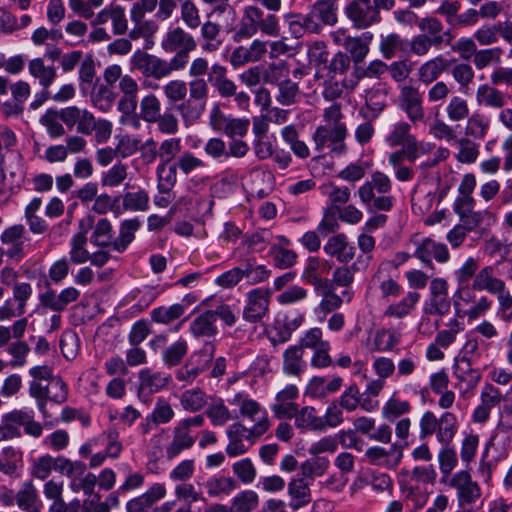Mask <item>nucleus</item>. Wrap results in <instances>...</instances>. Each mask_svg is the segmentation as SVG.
<instances>
[{
    "label": "nucleus",
    "mask_w": 512,
    "mask_h": 512,
    "mask_svg": "<svg viewBox=\"0 0 512 512\" xmlns=\"http://www.w3.org/2000/svg\"><path fill=\"white\" fill-rule=\"evenodd\" d=\"M400 342V334L391 329H380L373 341V351L389 352Z\"/></svg>",
    "instance_id": "56"
},
{
    "label": "nucleus",
    "mask_w": 512,
    "mask_h": 512,
    "mask_svg": "<svg viewBox=\"0 0 512 512\" xmlns=\"http://www.w3.org/2000/svg\"><path fill=\"white\" fill-rule=\"evenodd\" d=\"M390 263L382 262L371 277V285L377 288L383 299L397 297L401 293L400 284L390 275Z\"/></svg>",
    "instance_id": "24"
},
{
    "label": "nucleus",
    "mask_w": 512,
    "mask_h": 512,
    "mask_svg": "<svg viewBox=\"0 0 512 512\" xmlns=\"http://www.w3.org/2000/svg\"><path fill=\"white\" fill-rule=\"evenodd\" d=\"M205 109V104L191 98H185L175 106V110L179 113L186 127L194 125L201 118Z\"/></svg>",
    "instance_id": "38"
},
{
    "label": "nucleus",
    "mask_w": 512,
    "mask_h": 512,
    "mask_svg": "<svg viewBox=\"0 0 512 512\" xmlns=\"http://www.w3.org/2000/svg\"><path fill=\"white\" fill-rule=\"evenodd\" d=\"M138 379L139 395L148 397L166 388L170 382L171 376L165 372L145 368L139 372Z\"/></svg>",
    "instance_id": "21"
},
{
    "label": "nucleus",
    "mask_w": 512,
    "mask_h": 512,
    "mask_svg": "<svg viewBox=\"0 0 512 512\" xmlns=\"http://www.w3.org/2000/svg\"><path fill=\"white\" fill-rule=\"evenodd\" d=\"M269 254L273 259L274 265L280 269H288L294 266L297 261L296 252L281 244L272 245Z\"/></svg>",
    "instance_id": "57"
},
{
    "label": "nucleus",
    "mask_w": 512,
    "mask_h": 512,
    "mask_svg": "<svg viewBox=\"0 0 512 512\" xmlns=\"http://www.w3.org/2000/svg\"><path fill=\"white\" fill-rule=\"evenodd\" d=\"M420 298L421 295L417 291H408L405 297L400 301L390 304L386 308L384 315L396 319L404 318L415 309Z\"/></svg>",
    "instance_id": "37"
},
{
    "label": "nucleus",
    "mask_w": 512,
    "mask_h": 512,
    "mask_svg": "<svg viewBox=\"0 0 512 512\" xmlns=\"http://www.w3.org/2000/svg\"><path fill=\"white\" fill-rule=\"evenodd\" d=\"M90 241L96 246L111 247L113 249V227L108 219L102 218L98 220L90 237Z\"/></svg>",
    "instance_id": "50"
},
{
    "label": "nucleus",
    "mask_w": 512,
    "mask_h": 512,
    "mask_svg": "<svg viewBox=\"0 0 512 512\" xmlns=\"http://www.w3.org/2000/svg\"><path fill=\"white\" fill-rule=\"evenodd\" d=\"M188 344L186 340L179 339L162 352L163 363L168 367H173L182 361L187 354Z\"/></svg>",
    "instance_id": "64"
},
{
    "label": "nucleus",
    "mask_w": 512,
    "mask_h": 512,
    "mask_svg": "<svg viewBox=\"0 0 512 512\" xmlns=\"http://www.w3.org/2000/svg\"><path fill=\"white\" fill-rule=\"evenodd\" d=\"M179 402L184 411L196 413L205 407L207 396L200 388H192L181 393Z\"/></svg>",
    "instance_id": "42"
},
{
    "label": "nucleus",
    "mask_w": 512,
    "mask_h": 512,
    "mask_svg": "<svg viewBox=\"0 0 512 512\" xmlns=\"http://www.w3.org/2000/svg\"><path fill=\"white\" fill-rule=\"evenodd\" d=\"M204 425V417L195 415L181 419L171 430V439L164 446L165 456L168 460L178 457L184 451L190 450L196 443L192 428Z\"/></svg>",
    "instance_id": "3"
},
{
    "label": "nucleus",
    "mask_w": 512,
    "mask_h": 512,
    "mask_svg": "<svg viewBox=\"0 0 512 512\" xmlns=\"http://www.w3.org/2000/svg\"><path fill=\"white\" fill-rule=\"evenodd\" d=\"M451 76L458 84L460 91L468 93L474 82L475 72L470 64L461 62L452 67Z\"/></svg>",
    "instance_id": "52"
},
{
    "label": "nucleus",
    "mask_w": 512,
    "mask_h": 512,
    "mask_svg": "<svg viewBox=\"0 0 512 512\" xmlns=\"http://www.w3.org/2000/svg\"><path fill=\"white\" fill-rule=\"evenodd\" d=\"M445 112L451 122H462L469 117V103L463 97L454 95L449 99Z\"/></svg>",
    "instance_id": "51"
},
{
    "label": "nucleus",
    "mask_w": 512,
    "mask_h": 512,
    "mask_svg": "<svg viewBox=\"0 0 512 512\" xmlns=\"http://www.w3.org/2000/svg\"><path fill=\"white\" fill-rule=\"evenodd\" d=\"M66 111L63 118L67 128L73 129L76 126L77 132L82 135H91L93 133L98 119L95 118L91 111L78 106H68Z\"/></svg>",
    "instance_id": "20"
},
{
    "label": "nucleus",
    "mask_w": 512,
    "mask_h": 512,
    "mask_svg": "<svg viewBox=\"0 0 512 512\" xmlns=\"http://www.w3.org/2000/svg\"><path fill=\"white\" fill-rule=\"evenodd\" d=\"M448 486L455 490L458 506L464 508L475 503L481 496V490L477 482L472 480L469 472L462 470L448 481Z\"/></svg>",
    "instance_id": "9"
},
{
    "label": "nucleus",
    "mask_w": 512,
    "mask_h": 512,
    "mask_svg": "<svg viewBox=\"0 0 512 512\" xmlns=\"http://www.w3.org/2000/svg\"><path fill=\"white\" fill-rule=\"evenodd\" d=\"M28 73L41 88L30 105L32 109H37L50 98L49 88L57 78V69L46 64L44 58L36 57L28 61Z\"/></svg>",
    "instance_id": "4"
},
{
    "label": "nucleus",
    "mask_w": 512,
    "mask_h": 512,
    "mask_svg": "<svg viewBox=\"0 0 512 512\" xmlns=\"http://www.w3.org/2000/svg\"><path fill=\"white\" fill-rule=\"evenodd\" d=\"M324 251L344 264L349 263L355 256V247L348 242L347 236L343 233L331 236L324 245Z\"/></svg>",
    "instance_id": "28"
},
{
    "label": "nucleus",
    "mask_w": 512,
    "mask_h": 512,
    "mask_svg": "<svg viewBox=\"0 0 512 512\" xmlns=\"http://www.w3.org/2000/svg\"><path fill=\"white\" fill-rule=\"evenodd\" d=\"M161 115V102L154 94H148L140 102V117L147 123H155Z\"/></svg>",
    "instance_id": "58"
},
{
    "label": "nucleus",
    "mask_w": 512,
    "mask_h": 512,
    "mask_svg": "<svg viewBox=\"0 0 512 512\" xmlns=\"http://www.w3.org/2000/svg\"><path fill=\"white\" fill-rule=\"evenodd\" d=\"M450 307L448 282L444 278H433L429 282V297L424 303L423 312L431 316H443L450 311Z\"/></svg>",
    "instance_id": "8"
},
{
    "label": "nucleus",
    "mask_w": 512,
    "mask_h": 512,
    "mask_svg": "<svg viewBox=\"0 0 512 512\" xmlns=\"http://www.w3.org/2000/svg\"><path fill=\"white\" fill-rule=\"evenodd\" d=\"M400 102L402 109L412 122L423 121L425 110L422 95L417 88L411 85L403 86L400 90Z\"/></svg>",
    "instance_id": "22"
},
{
    "label": "nucleus",
    "mask_w": 512,
    "mask_h": 512,
    "mask_svg": "<svg viewBox=\"0 0 512 512\" xmlns=\"http://www.w3.org/2000/svg\"><path fill=\"white\" fill-rule=\"evenodd\" d=\"M348 18L359 29L370 27L380 21V13L376 11L371 0H353L346 9Z\"/></svg>",
    "instance_id": "15"
},
{
    "label": "nucleus",
    "mask_w": 512,
    "mask_h": 512,
    "mask_svg": "<svg viewBox=\"0 0 512 512\" xmlns=\"http://www.w3.org/2000/svg\"><path fill=\"white\" fill-rule=\"evenodd\" d=\"M410 130L409 123L398 122L393 126L385 141L390 147L404 145L408 149V160L414 162L420 154L426 153L428 145L418 142L416 137L410 133Z\"/></svg>",
    "instance_id": "5"
},
{
    "label": "nucleus",
    "mask_w": 512,
    "mask_h": 512,
    "mask_svg": "<svg viewBox=\"0 0 512 512\" xmlns=\"http://www.w3.org/2000/svg\"><path fill=\"white\" fill-rule=\"evenodd\" d=\"M270 296L269 289L255 288L249 291L243 310V319L251 323L261 321L269 310Z\"/></svg>",
    "instance_id": "11"
},
{
    "label": "nucleus",
    "mask_w": 512,
    "mask_h": 512,
    "mask_svg": "<svg viewBox=\"0 0 512 512\" xmlns=\"http://www.w3.org/2000/svg\"><path fill=\"white\" fill-rule=\"evenodd\" d=\"M49 394H51V389L49 386H43L37 381H32L30 383L29 395L36 401L37 408L44 419L45 427H52L56 423V421L51 419L52 414L47 409Z\"/></svg>",
    "instance_id": "33"
},
{
    "label": "nucleus",
    "mask_w": 512,
    "mask_h": 512,
    "mask_svg": "<svg viewBox=\"0 0 512 512\" xmlns=\"http://www.w3.org/2000/svg\"><path fill=\"white\" fill-rule=\"evenodd\" d=\"M200 26V34L203 39V43L201 45L202 50L208 53L217 51L222 45V40L220 39V25L208 20Z\"/></svg>",
    "instance_id": "41"
},
{
    "label": "nucleus",
    "mask_w": 512,
    "mask_h": 512,
    "mask_svg": "<svg viewBox=\"0 0 512 512\" xmlns=\"http://www.w3.org/2000/svg\"><path fill=\"white\" fill-rule=\"evenodd\" d=\"M206 493L211 498L229 496L237 488L234 478L224 475H214L204 483Z\"/></svg>",
    "instance_id": "35"
},
{
    "label": "nucleus",
    "mask_w": 512,
    "mask_h": 512,
    "mask_svg": "<svg viewBox=\"0 0 512 512\" xmlns=\"http://www.w3.org/2000/svg\"><path fill=\"white\" fill-rule=\"evenodd\" d=\"M80 297V291L72 286L62 289L58 294L53 289H48L39 295L40 304L55 313H60Z\"/></svg>",
    "instance_id": "18"
},
{
    "label": "nucleus",
    "mask_w": 512,
    "mask_h": 512,
    "mask_svg": "<svg viewBox=\"0 0 512 512\" xmlns=\"http://www.w3.org/2000/svg\"><path fill=\"white\" fill-rule=\"evenodd\" d=\"M64 112L66 107L60 110L48 109L40 118V123L46 128L49 137L55 139L65 135Z\"/></svg>",
    "instance_id": "36"
},
{
    "label": "nucleus",
    "mask_w": 512,
    "mask_h": 512,
    "mask_svg": "<svg viewBox=\"0 0 512 512\" xmlns=\"http://www.w3.org/2000/svg\"><path fill=\"white\" fill-rule=\"evenodd\" d=\"M365 457L371 465L395 469L402 460L403 451L397 444H392L389 448L371 446L365 451Z\"/></svg>",
    "instance_id": "17"
},
{
    "label": "nucleus",
    "mask_w": 512,
    "mask_h": 512,
    "mask_svg": "<svg viewBox=\"0 0 512 512\" xmlns=\"http://www.w3.org/2000/svg\"><path fill=\"white\" fill-rule=\"evenodd\" d=\"M180 16L184 25L195 30L201 25L200 11L193 0L180 1Z\"/></svg>",
    "instance_id": "63"
},
{
    "label": "nucleus",
    "mask_w": 512,
    "mask_h": 512,
    "mask_svg": "<svg viewBox=\"0 0 512 512\" xmlns=\"http://www.w3.org/2000/svg\"><path fill=\"white\" fill-rule=\"evenodd\" d=\"M190 332L195 337H213L218 333L212 311H206L190 324Z\"/></svg>",
    "instance_id": "43"
},
{
    "label": "nucleus",
    "mask_w": 512,
    "mask_h": 512,
    "mask_svg": "<svg viewBox=\"0 0 512 512\" xmlns=\"http://www.w3.org/2000/svg\"><path fill=\"white\" fill-rule=\"evenodd\" d=\"M453 374L458 380L456 387L462 394L474 390L481 379L480 371L472 367L471 360L466 356L455 359Z\"/></svg>",
    "instance_id": "16"
},
{
    "label": "nucleus",
    "mask_w": 512,
    "mask_h": 512,
    "mask_svg": "<svg viewBox=\"0 0 512 512\" xmlns=\"http://www.w3.org/2000/svg\"><path fill=\"white\" fill-rule=\"evenodd\" d=\"M196 47L197 43L194 37L180 26L169 28L161 41V48L166 53L192 52Z\"/></svg>",
    "instance_id": "19"
},
{
    "label": "nucleus",
    "mask_w": 512,
    "mask_h": 512,
    "mask_svg": "<svg viewBox=\"0 0 512 512\" xmlns=\"http://www.w3.org/2000/svg\"><path fill=\"white\" fill-rule=\"evenodd\" d=\"M303 357L304 349L301 346L289 347L283 354V372L288 376L300 377L307 366Z\"/></svg>",
    "instance_id": "31"
},
{
    "label": "nucleus",
    "mask_w": 512,
    "mask_h": 512,
    "mask_svg": "<svg viewBox=\"0 0 512 512\" xmlns=\"http://www.w3.org/2000/svg\"><path fill=\"white\" fill-rule=\"evenodd\" d=\"M299 397V389L294 384H288L275 395L270 408L277 419H292L296 415L298 405L295 400Z\"/></svg>",
    "instance_id": "12"
},
{
    "label": "nucleus",
    "mask_w": 512,
    "mask_h": 512,
    "mask_svg": "<svg viewBox=\"0 0 512 512\" xmlns=\"http://www.w3.org/2000/svg\"><path fill=\"white\" fill-rule=\"evenodd\" d=\"M289 506L296 511L311 502L309 483L304 478H294L288 483Z\"/></svg>",
    "instance_id": "34"
},
{
    "label": "nucleus",
    "mask_w": 512,
    "mask_h": 512,
    "mask_svg": "<svg viewBox=\"0 0 512 512\" xmlns=\"http://www.w3.org/2000/svg\"><path fill=\"white\" fill-rule=\"evenodd\" d=\"M290 68L287 62L277 61L269 63L262 72V80L267 84L278 86L289 79Z\"/></svg>",
    "instance_id": "46"
},
{
    "label": "nucleus",
    "mask_w": 512,
    "mask_h": 512,
    "mask_svg": "<svg viewBox=\"0 0 512 512\" xmlns=\"http://www.w3.org/2000/svg\"><path fill=\"white\" fill-rule=\"evenodd\" d=\"M492 304V300L487 296H478L466 309L462 310V315L460 317L467 318L468 321L477 320L489 312Z\"/></svg>",
    "instance_id": "62"
},
{
    "label": "nucleus",
    "mask_w": 512,
    "mask_h": 512,
    "mask_svg": "<svg viewBox=\"0 0 512 512\" xmlns=\"http://www.w3.org/2000/svg\"><path fill=\"white\" fill-rule=\"evenodd\" d=\"M472 284L474 289L487 291L497 297L503 292V289H506L505 281L496 276L495 268L491 265L480 269L475 275Z\"/></svg>",
    "instance_id": "27"
},
{
    "label": "nucleus",
    "mask_w": 512,
    "mask_h": 512,
    "mask_svg": "<svg viewBox=\"0 0 512 512\" xmlns=\"http://www.w3.org/2000/svg\"><path fill=\"white\" fill-rule=\"evenodd\" d=\"M448 66V60L441 55L424 62L417 69L419 82L425 85L435 83L447 71Z\"/></svg>",
    "instance_id": "30"
},
{
    "label": "nucleus",
    "mask_w": 512,
    "mask_h": 512,
    "mask_svg": "<svg viewBox=\"0 0 512 512\" xmlns=\"http://www.w3.org/2000/svg\"><path fill=\"white\" fill-rule=\"evenodd\" d=\"M475 101L479 106L490 109H502L507 104L506 95L498 90L495 85L481 84L477 87Z\"/></svg>",
    "instance_id": "29"
},
{
    "label": "nucleus",
    "mask_w": 512,
    "mask_h": 512,
    "mask_svg": "<svg viewBox=\"0 0 512 512\" xmlns=\"http://www.w3.org/2000/svg\"><path fill=\"white\" fill-rule=\"evenodd\" d=\"M129 166L118 162L110 167L102 176L101 184L104 187L114 188L120 186L128 177Z\"/></svg>",
    "instance_id": "61"
},
{
    "label": "nucleus",
    "mask_w": 512,
    "mask_h": 512,
    "mask_svg": "<svg viewBox=\"0 0 512 512\" xmlns=\"http://www.w3.org/2000/svg\"><path fill=\"white\" fill-rule=\"evenodd\" d=\"M456 160L461 164H473L477 161L480 151L479 144L468 137H461L457 141Z\"/></svg>",
    "instance_id": "48"
},
{
    "label": "nucleus",
    "mask_w": 512,
    "mask_h": 512,
    "mask_svg": "<svg viewBox=\"0 0 512 512\" xmlns=\"http://www.w3.org/2000/svg\"><path fill=\"white\" fill-rule=\"evenodd\" d=\"M266 432L267 422L265 419H262V421L250 428H247L240 422L231 424L226 430L228 444L225 451L227 455L229 457H237L245 454Z\"/></svg>",
    "instance_id": "2"
},
{
    "label": "nucleus",
    "mask_w": 512,
    "mask_h": 512,
    "mask_svg": "<svg viewBox=\"0 0 512 512\" xmlns=\"http://www.w3.org/2000/svg\"><path fill=\"white\" fill-rule=\"evenodd\" d=\"M401 492L404 503L410 511L422 509L428 501V494L419 487L405 485L402 486Z\"/></svg>",
    "instance_id": "55"
},
{
    "label": "nucleus",
    "mask_w": 512,
    "mask_h": 512,
    "mask_svg": "<svg viewBox=\"0 0 512 512\" xmlns=\"http://www.w3.org/2000/svg\"><path fill=\"white\" fill-rule=\"evenodd\" d=\"M294 418L295 425L301 429L322 430L325 428L323 418L317 416L315 408L310 406H305L301 410L297 409Z\"/></svg>",
    "instance_id": "47"
},
{
    "label": "nucleus",
    "mask_w": 512,
    "mask_h": 512,
    "mask_svg": "<svg viewBox=\"0 0 512 512\" xmlns=\"http://www.w3.org/2000/svg\"><path fill=\"white\" fill-rule=\"evenodd\" d=\"M266 52L267 43L255 39L248 46L236 47L230 55V64L234 68H238L251 62H257L263 58Z\"/></svg>",
    "instance_id": "23"
},
{
    "label": "nucleus",
    "mask_w": 512,
    "mask_h": 512,
    "mask_svg": "<svg viewBox=\"0 0 512 512\" xmlns=\"http://www.w3.org/2000/svg\"><path fill=\"white\" fill-rule=\"evenodd\" d=\"M342 119L343 114L340 104L333 103L324 109V124L319 125L312 136L317 152L321 153L327 148L335 155L346 153L345 139L348 135V129Z\"/></svg>",
    "instance_id": "1"
},
{
    "label": "nucleus",
    "mask_w": 512,
    "mask_h": 512,
    "mask_svg": "<svg viewBox=\"0 0 512 512\" xmlns=\"http://www.w3.org/2000/svg\"><path fill=\"white\" fill-rule=\"evenodd\" d=\"M489 128V119L480 112H474L466 119L465 134L468 138L482 140L486 137Z\"/></svg>",
    "instance_id": "45"
},
{
    "label": "nucleus",
    "mask_w": 512,
    "mask_h": 512,
    "mask_svg": "<svg viewBox=\"0 0 512 512\" xmlns=\"http://www.w3.org/2000/svg\"><path fill=\"white\" fill-rule=\"evenodd\" d=\"M392 189V182L388 175L380 171L372 173L369 181L358 188V196L363 204H369L373 200V194H388Z\"/></svg>",
    "instance_id": "25"
},
{
    "label": "nucleus",
    "mask_w": 512,
    "mask_h": 512,
    "mask_svg": "<svg viewBox=\"0 0 512 512\" xmlns=\"http://www.w3.org/2000/svg\"><path fill=\"white\" fill-rule=\"evenodd\" d=\"M63 481L48 480L43 485V494L46 500L51 501L49 512H79L82 505L79 499L74 498L70 502H65L63 498Z\"/></svg>",
    "instance_id": "10"
},
{
    "label": "nucleus",
    "mask_w": 512,
    "mask_h": 512,
    "mask_svg": "<svg viewBox=\"0 0 512 512\" xmlns=\"http://www.w3.org/2000/svg\"><path fill=\"white\" fill-rule=\"evenodd\" d=\"M25 227L21 224L13 225L4 230L1 235V242L7 245L6 255L16 261L21 260L24 253Z\"/></svg>",
    "instance_id": "26"
},
{
    "label": "nucleus",
    "mask_w": 512,
    "mask_h": 512,
    "mask_svg": "<svg viewBox=\"0 0 512 512\" xmlns=\"http://www.w3.org/2000/svg\"><path fill=\"white\" fill-rule=\"evenodd\" d=\"M159 149V171H162L170 164L181 151L180 138H167L160 143Z\"/></svg>",
    "instance_id": "53"
},
{
    "label": "nucleus",
    "mask_w": 512,
    "mask_h": 512,
    "mask_svg": "<svg viewBox=\"0 0 512 512\" xmlns=\"http://www.w3.org/2000/svg\"><path fill=\"white\" fill-rule=\"evenodd\" d=\"M259 26V8L249 6L244 10L239 28L235 31L233 39L241 42L244 39L251 38L258 31Z\"/></svg>",
    "instance_id": "32"
},
{
    "label": "nucleus",
    "mask_w": 512,
    "mask_h": 512,
    "mask_svg": "<svg viewBox=\"0 0 512 512\" xmlns=\"http://www.w3.org/2000/svg\"><path fill=\"white\" fill-rule=\"evenodd\" d=\"M372 34L366 33L362 37H346L342 45L355 64L361 63L369 53V44Z\"/></svg>",
    "instance_id": "39"
},
{
    "label": "nucleus",
    "mask_w": 512,
    "mask_h": 512,
    "mask_svg": "<svg viewBox=\"0 0 512 512\" xmlns=\"http://www.w3.org/2000/svg\"><path fill=\"white\" fill-rule=\"evenodd\" d=\"M418 28L421 31L420 34H427V37L434 39L440 45H444V35L442 34V30H444V25L442 22L433 16H427L421 18L417 22Z\"/></svg>",
    "instance_id": "54"
},
{
    "label": "nucleus",
    "mask_w": 512,
    "mask_h": 512,
    "mask_svg": "<svg viewBox=\"0 0 512 512\" xmlns=\"http://www.w3.org/2000/svg\"><path fill=\"white\" fill-rule=\"evenodd\" d=\"M131 70L140 72L145 78L161 80L168 77L166 59L137 50L130 59Z\"/></svg>",
    "instance_id": "7"
},
{
    "label": "nucleus",
    "mask_w": 512,
    "mask_h": 512,
    "mask_svg": "<svg viewBox=\"0 0 512 512\" xmlns=\"http://www.w3.org/2000/svg\"><path fill=\"white\" fill-rule=\"evenodd\" d=\"M413 243L416 246L415 257L430 268L433 267L432 258L439 263H446L450 258L447 246L437 243L431 238H423L419 241L413 240Z\"/></svg>",
    "instance_id": "14"
},
{
    "label": "nucleus",
    "mask_w": 512,
    "mask_h": 512,
    "mask_svg": "<svg viewBox=\"0 0 512 512\" xmlns=\"http://www.w3.org/2000/svg\"><path fill=\"white\" fill-rule=\"evenodd\" d=\"M278 92L276 94V101L283 106H290L295 104L300 97V88L297 82L290 79L279 84Z\"/></svg>",
    "instance_id": "60"
},
{
    "label": "nucleus",
    "mask_w": 512,
    "mask_h": 512,
    "mask_svg": "<svg viewBox=\"0 0 512 512\" xmlns=\"http://www.w3.org/2000/svg\"><path fill=\"white\" fill-rule=\"evenodd\" d=\"M228 403L231 406L239 408L238 416L249 419L255 422L254 424H258L262 419H265L267 422V431L269 430L270 420L266 410L262 408L259 402L250 398L248 394L243 392L236 393L228 399Z\"/></svg>",
    "instance_id": "13"
},
{
    "label": "nucleus",
    "mask_w": 512,
    "mask_h": 512,
    "mask_svg": "<svg viewBox=\"0 0 512 512\" xmlns=\"http://www.w3.org/2000/svg\"><path fill=\"white\" fill-rule=\"evenodd\" d=\"M458 429V421L456 416L451 412H444L438 418L437 440L448 445L454 438Z\"/></svg>",
    "instance_id": "44"
},
{
    "label": "nucleus",
    "mask_w": 512,
    "mask_h": 512,
    "mask_svg": "<svg viewBox=\"0 0 512 512\" xmlns=\"http://www.w3.org/2000/svg\"><path fill=\"white\" fill-rule=\"evenodd\" d=\"M335 0H319L313 4L310 12L303 17V23L309 33H320L323 25L333 26L337 23Z\"/></svg>",
    "instance_id": "6"
},
{
    "label": "nucleus",
    "mask_w": 512,
    "mask_h": 512,
    "mask_svg": "<svg viewBox=\"0 0 512 512\" xmlns=\"http://www.w3.org/2000/svg\"><path fill=\"white\" fill-rule=\"evenodd\" d=\"M230 504L232 512H253L259 505V496L253 490H243L231 499Z\"/></svg>",
    "instance_id": "49"
},
{
    "label": "nucleus",
    "mask_w": 512,
    "mask_h": 512,
    "mask_svg": "<svg viewBox=\"0 0 512 512\" xmlns=\"http://www.w3.org/2000/svg\"><path fill=\"white\" fill-rule=\"evenodd\" d=\"M140 221L137 218L124 220L119 228V235L114 238L113 250L122 253L132 243L136 231L140 228Z\"/></svg>",
    "instance_id": "40"
},
{
    "label": "nucleus",
    "mask_w": 512,
    "mask_h": 512,
    "mask_svg": "<svg viewBox=\"0 0 512 512\" xmlns=\"http://www.w3.org/2000/svg\"><path fill=\"white\" fill-rule=\"evenodd\" d=\"M175 417V411L172 405L164 398H158L155 402L152 412L149 414V420L155 426L168 424Z\"/></svg>",
    "instance_id": "59"
}]
</instances>
